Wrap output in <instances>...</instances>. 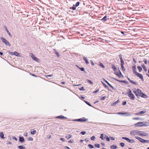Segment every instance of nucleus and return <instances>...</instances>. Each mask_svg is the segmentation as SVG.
Instances as JSON below:
<instances>
[{"label":"nucleus","mask_w":149,"mask_h":149,"mask_svg":"<svg viewBox=\"0 0 149 149\" xmlns=\"http://www.w3.org/2000/svg\"><path fill=\"white\" fill-rule=\"evenodd\" d=\"M117 148V146L116 145H113L110 146V148L111 149H116Z\"/></svg>","instance_id":"obj_20"},{"label":"nucleus","mask_w":149,"mask_h":149,"mask_svg":"<svg viewBox=\"0 0 149 149\" xmlns=\"http://www.w3.org/2000/svg\"><path fill=\"white\" fill-rule=\"evenodd\" d=\"M128 0H124L123 1V3L126 4L127 3V2H128Z\"/></svg>","instance_id":"obj_47"},{"label":"nucleus","mask_w":149,"mask_h":149,"mask_svg":"<svg viewBox=\"0 0 149 149\" xmlns=\"http://www.w3.org/2000/svg\"><path fill=\"white\" fill-rule=\"evenodd\" d=\"M78 121L79 122H84L88 120L87 119H86L85 118L83 117L82 118L78 119Z\"/></svg>","instance_id":"obj_8"},{"label":"nucleus","mask_w":149,"mask_h":149,"mask_svg":"<svg viewBox=\"0 0 149 149\" xmlns=\"http://www.w3.org/2000/svg\"><path fill=\"white\" fill-rule=\"evenodd\" d=\"M137 68L140 72H141L142 70V68L140 66H138L137 67Z\"/></svg>","instance_id":"obj_27"},{"label":"nucleus","mask_w":149,"mask_h":149,"mask_svg":"<svg viewBox=\"0 0 149 149\" xmlns=\"http://www.w3.org/2000/svg\"><path fill=\"white\" fill-rule=\"evenodd\" d=\"M105 136L106 140L107 141H110V138L109 137L106 135H105Z\"/></svg>","instance_id":"obj_30"},{"label":"nucleus","mask_w":149,"mask_h":149,"mask_svg":"<svg viewBox=\"0 0 149 149\" xmlns=\"http://www.w3.org/2000/svg\"><path fill=\"white\" fill-rule=\"evenodd\" d=\"M140 96H141L142 97L145 98L147 97V96L142 92L141 93V94H140Z\"/></svg>","instance_id":"obj_14"},{"label":"nucleus","mask_w":149,"mask_h":149,"mask_svg":"<svg viewBox=\"0 0 149 149\" xmlns=\"http://www.w3.org/2000/svg\"><path fill=\"white\" fill-rule=\"evenodd\" d=\"M119 73H118L119 74V76H118V77H123V75L122 74V73H121V72L119 70Z\"/></svg>","instance_id":"obj_36"},{"label":"nucleus","mask_w":149,"mask_h":149,"mask_svg":"<svg viewBox=\"0 0 149 149\" xmlns=\"http://www.w3.org/2000/svg\"><path fill=\"white\" fill-rule=\"evenodd\" d=\"M100 137L102 140H104L105 139V138L103 137V134H101Z\"/></svg>","instance_id":"obj_37"},{"label":"nucleus","mask_w":149,"mask_h":149,"mask_svg":"<svg viewBox=\"0 0 149 149\" xmlns=\"http://www.w3.org/2000/svg\"><path fill=\"white\" fill-rule=\"evenodd\" d=\"M146 111H142L139 112V113H140V114H143L146 113Z\"/></svg>","instance_id":"obj_43"},{"label":"nucleus","mask_w":149,"mask_h":149,"mask_svg":"<svg viewBox=\"0 0 149 149\" xmlns=\"http://www.w3.org/2000/svg\"><path fill=\"white\" fill-rule=\"evenodd\" d=\"M115 74L117 75V76H119V74L118 73V72H117L116 71L115 72Z\"/></svg>","instance_id":"obj_61"},{"label":"nucleus","mask_w":149,"mask_h":149,"mask_svg":"<svg viewBox=\"0 0 149 149\" xmlns=\"http://www.w3.org/2000/svg\"><path fill=\"white\" fill-rule=\"evenodd\" d=\"M131 114H132V113H124L123 115L125 116H130L131 115Z\"/></svg>","instance_id":"obj_15"},{"label":"nucleus","mask_w":149,"mask_h":149,"mask_svg":"<svg viewBox=\"0 0 149 149\" xmlns=\"http://www.w3.org/2000/svg\"><path fill=\"white\" fill-rule=\"evenodd\" d=\"M135 138L138 140H139L140 142L143 143V141H144V139H142L140 137L138 136H135Z\"/></svg>","instance_id":"obj_10"},{"label":"nucleus","mask_w":149,"mask_h":149,"mask_svg":"<svg viewBox=\"0 0 149 149\" xmlns=\"http://www.w3.org/2000/svg\"><path fill=\"white\" fill-rule=\"evenodd\" d=\"M133 92L137 96H140V94H141V93L142 92L141 90L139 89H137L136 91L134 90Z\"/></svg>","instance_id":"obj_4"},{"label":"nucleus","mask_w":149,"mask_h":149,"mask_svg":"<svg viewBox=\"0 0 149 149\" xmlns=\"http://www.w3.org/2000/svg\"><path fill=\"white\" fill-rule=\"evenodd\" d=\"M88 146L91 149L94 148L93 146L91 144H89L88 145Z\"/></svg>","instance_id":"obj_44"},{"label":"nucleus","mask_w":149,"mask_h":149,"mask_svg":"<svg viewBox=\"0 0 149 149\" xmlns=\"http://www.w3.org/2000/svg\"><path fill=\"white\" fill-rule=\"evenodd\" d=\"M56 118L61 119H64V118L66 119V118H67L66 117L63 116H58L56 117Z\"/></svg>","instance_id":"obj_17"},{"label":"nucleus","mask_w":149,"mask_h":149,"mask_svg":"<svg viewBox=\"0 0 149 149\" xmlns=\"http://www.w3.org/2000/svg\"><path fill=\"white\" fill-rule=\"evenodd\" d=\"M128 142L130 143H133L134 142V141L133 140H131L130 139L129 140Z\"/></svg>","instance_id":"obj_45"},{"label":"nucleus","mask_w":149,"mask_h":149,"mask_svg":"<svg viewBox=\"0 0 149 149\" xmlns=\"http://www.w3.org/2000/svg\"><path fill=\"white\" fill-rule=\"evenodd\" d=\"M120 65H123L124 64V61L123 59L120 60Z\"/></svg>","instance_id":"obj_56"},{"label":"nucleus","mask_w":149,"mask_h":149,"mask_svg":"<svg viewBox=\"0 0 149 149\" xmlns=\"http://www.w3.org/2000/svg\"><path fill=\"white\" fill-rule=\"evenodd\" d=\"M122 139H125V140H126L128 142L129 140L130 139L129 138H128L124 137H122Z\"/></svg>","instance_id":"obj_42"},{"label":"nucleus","mask_w":149,"mask_h":149,"mask_svg":"<svg viewBox=\"0 0 149 149\" xmlns=\"http://www.w3.org/2000/svg\"><path fill=\"white\" fill-rule=\"evenodd\" d=\"M32 57L33 60L35 61H36L37 62H38L39 59H38L37 58L35 57L34 55H33L32 56Z\"/></svg>","instance_id":"obj_16"},{"label":"nucleus","mask_w":149,"mask_h":149,"mask_svg":"<svg viewBox=\"0 0 149 149\" xmlns=\"http://www.w3.org/2000/svg\"><path fill=\"white\" fill-rule=\"evenodd\" d=\"M127 78L128 80L131 83H132V84H133L136 85H138V83L137 82H134L132 80H131L128 77H127Z\"/></svg>","instance_id":"obj_7"},{"label":"nucleus","mask_w":149,"mask_h":149,"mask_svg":"<svg viewBox=\"0 0 149 149\" xmlns=\"http://www.w3.org/2000/svg\"><path fill=\"white\" fill-rule=\"evenodd\" d=\"M102 20L106 21L107 20V16H105L102 19H101Z\"/></svg>","instance_id":"obj_35"},{"label":"nucleus","mask_w":149,"mask_h":149,"mask_svg":"<svg viewBox=\"0 0 149 149\" xmlns=\"http://www.w3.org/2000/svg\"><path fill=\"white\" fill-rule=\"evenodd\" d=\"M76 7L74 5V4L73 6L71 7L70 8V9H72L73 10H75L76 9Z\"/></svg>","instance_id":"obj_41"},{"label":"nucleus","mask_w":149,"mask_h":149,"mask_svg":"<svg viewBox=\"0 0 149 149\" xmlns=\"http://www.w3.org/2000/svg\"><path fill=\"white\" fill-rule=\"evenodd\" d=\"M36 130H31V133L32 134L34 135L36 133Z\"/></svg>","instance_id":"obj_25"},{"label":"nucleus","mask_w":149,"mask_h":149,"mask_svg":"<svg viewBox=\"0 0 149 149\" xmlns=\"http://www.w3.org/2000/svg\"><path fill=\"white\" fill-rule=\"evenodd\" d=\"M79 69L81 71H83L85 73H86V71L85 70V69L83 67H81V68H79Z\"/></svg>","instance_id":"obj_31"},{"label":"nucleus","mask_w":149,"mask_h":149,"mask_svg":"<svg viewBox=\"0 0 149 149\" xmlns=\"http://www.w3.org/2000/svg\"><path fill=\"white\" fill-rule=\"evenodd\" d=\"M1 39L3 42L5 44L6 46H10V43L6 40V39L3 37H1Z\"/></svg>","instance_id":"obj_3"},{"label":"nucleus","mask_w":149,"mask_h":149,"mask_svg":"<svg viewBox=\"0 0 149 149\" xmlns=\"http://www.w3.org/2000/svg\"><path fill=\"white\" fill-rule=\"evenodd\" d=\"M103 84L104 85V86L105 88H107L110 91H112L111 90H110L109 89V88L108 86L107 85L103 83Z\"/></svg>","instance_id":"obj_39"},{"label":"nucleus","mask_w":149,"mask_h":149,"mask_svg":"<svg viewBox=\"0 0 149 149\" xmlns=\"http://www.w3.org/2000/svg\"><path fill=\"white\" fill-rule=\"evenodd\" d=\"M141 66L143 68V70L145 71V72H146L147 71V70L146 68V67L145 65H144L143 64H141Z\"/></svg>","instance_id":"obj_19"},{"label":"nucleus","mask_w":149,"mask_h":149,"mask_svg":"<svg viewBox=\"0 0 149 149\" xmlns=\"http://www.w3.org/2000/svg\"><path fill=\"white\" fill-rule=\"evenodd\" d=\"M99 91V89H97V90H96V91H94L93 93H97V92H98Z\"/></svg>","instance_id":"obj_60"},{"label":"nucleus","mask_w":149,"mask_h":149,"mask_svg":"<svg viewBox=\"0 0 149 149\" xmlns=\"http://www.w3.org/2000/svg\"><path fill=\"white\" fill-rule=\"evenodd\" d=\"M118 81L119 82H122V83H124L126 84H128L129 83V82L128 81H124V80H120Z\"/></svg>","instance_id":"obj_18"},{"label":"nucleus","mask_w":149,"mask_h":149,"mask_svg":"<svg viewBox=\"0 0 149 149\" xmlns=\"http://www.w3.org/2000/svg\"><path fill=\"white\" fill-rule=\"evenodd\" d=\"M119 102V100H118L117 101L112 104L111 105L112 106H114L117 104Z\"/></svg>","instance_id":"obj_28"},{"label":"nucleus","mask_w":149,"mask_h":149,"mask_svg":"<svg viewBox=\"0 0 149 149\" xmlns=\"http://www.w3.org/2000/svg\"><path fill=\"white\" fill-rule=\"evenodd\" d=\"M149 143V140H146L144 139V141H143V143Z\"/></svg>","instance_id":"obj_57"},{"label":"nucleus","mask_w":149,"mask_h":149,"mask_svg":"<svg viewBox=\"0 0 149 149\" xmlns=\"http://www.w3.org/2000/svg\"><path fill=\"white\" fill-rule=\"evenodd\" d=\"M83 60L85 61V63L87 64L89 63V62L88 61V60L85 57H84L83 58Z\"/></svg>","instance_id":"obj_21"},{"label":"nucleus","mask_w":149,"mask_h":149,"mask_svg":"<svg viewBox=\"0 0 149 149\" xmlns=\"http://www.w3.org/2000/svg\"><path fill=\"white\" fill-rule=\"evenodd\" d=\"M121 66L122 70L124 71H125V69L124 67L123 66V65H121Z\"/></svg>","instance_id":"obj_53"},{"label":"nucleus","mask_w":149,"mask_h":149,"mask_svg":"<svg viewBox=\"0 0 149 149\" xmlns=\"http://www.w3.org/2000/svg\"><path fill=\"white\" fill-rule=\"evenodd\" d=\"M99 65L102 68H105L104 65L101 62L99 63Z\"/></svg>","instance_id":"obj_34"},{"label":"nucleus","mask_w":149,"mask_h":149,"mask_svg":"<svg viewBox=\"0 0 149 149\" xmlns=\"http://www.w3.org/2000/svg\"><path fill=\"white\" fill-rule=\"evenodd\" d=\"M54 51L55 54L58 57H59L60 56V55L58 53L55 49H54Z\"/></svg>","instance_id":"obj_29"},{"label":"nucleus","mask_w":149,"mask_h":149,"mask_svg":"<svg viewBox=\"0 0 149 149\" xmlns=\"http://www.w3.org/2000/svg\"><path fill=\"white\" fill-rule=\"evenodd\" d=\"M28 140L30 141H33V139L32 137H30L28 138Z\"/></svg>","instance_id":"obj_58"},{"label":"nucleus","mask_w":149,"mask_h":149,"mask_svg":"<svg viewBox=\"0 0 149 149\" xmlns=\"http://www.w3.org/2000/svg\"><path fill=\"white\" fill-rule=\"evenodd\" d=\"M145 64H147V60L146 59H144L143 60Z\"/></svg>","instance_id":"obj_59"},{"label":"nucleus","mask_w":149,"mask_h":149,"mask_svg":"<svg viewBox=\"0 0 149 149\" xmlns=\"http://www.w3.org/2000/svg\"><path fill=\"white\" fill-rule=\"evenodd\" d=\"M127 103V102L126 101H124L123 102L122 105H125Z\"/></svg>","instance_id":"obj_64"},{"label":"nucleus","mask_w":149,"mask_h":149,"mask_svg":"<svg viewBox=\"0 0 149 149\" xmlns=\"http://www.w3.org/2000/svg\"><path fill=\"white\" fill-rule=\"evenodd\" d=\"M18 147L19 149H26V148L23 146H18Z\"/></svg>","instance_id":"obj_22"},{"label":"nucleus","mask_w":149,"mask_h":149,"mask_svg":"<svg viewBox=\"0 0 149 149\" xmlns=\"http://www.w3.org/2000/svg\"><path fill=\"white\" fill-rule=\"evenodd\" d=\"M108 85L110 86V87H111L114 90H116V88L114 87L111 84H110L109 83V84H108Z\"/></svg>","instance_id":"obj_33"},{"label":"nucleus","mask_w":149,"mask_h":149,"mask_svg":"<svg viewBox=\"0 0 149 149\" xmlns=\"http://www.w3.org/2000/svg\"><path fill=\"white\" fill-rule=\"evenodd\" d=\"M19 140V141L22 143L24 142L25 141L24 138L22 136H20Z\"/></svg>","instance_id":"obj_12"},{"label":"nucleus","mask_w":149,"mask_h":149,"mask_svg":"<svg viewBox=\"0 0 149 149\" xmlns=\"http://www.w3.org/2000/svg\"><path fill=\"white\" fill-rule=\"evenodd\" d=\"M80 4V3L79 2H77L75 4V6L76 7H77Z\"/></svg>","instance_id":"obj_55"},{"label":"nucleus","mask_w":149,"mask_h":149,"mask_svg":"<svg viewBox=\"0 0 149 149\" xmlns=\"http://www.w3.org/2000/svg\"><path fill=\"white\" fill-rule=\"evenodd\" d=\"M140 118H138V117H135V118H132V119L134 120H139Z\"/></svg>","instance_id":"obj_51"},{"label":"nucleus","mask_w":149,"mask_h":149,"mask_svg":"<svg viewBox=\"0 0 149 149\" xmlns=\"http://www.w3.org/2000/svg\"><path fill=\"white\" fill-rule=\"evenodd\" d=\"M137 134L141 136H147L148 135V134L146 133H145L141 131H139L137 130Z\"/></svg>","instance_id":"obj_2"},{"label":"nucleus","mask_w":149,"mask_h":149,"mask_svg":"<svg viewBox=\"0 0 149 149\" xmlns=\"http://www.w3.org/2000/svg\"><path fill=\"white\" fill-rule=\"evenodd\" d=\"M95 137L94 136H93L91 137V139L92 140L94 141L95 140Z\"/></svg>","instance_id":"obj_49"},{"label":"nucleus","mask_w":149,"mask_h":149,"mask_svg":"<svg viewBox=\"0 0 149 149\" xmlns=\"http://www.w3.org/2000/svg\"><path fill=\"white\" fill-rule=\"evenodd\" d=\"M137 130H133L130 132V134L131 135L135 136L136 134H137Z\"/></svg>","instance_id":"obj_6"},{"label":"nucleus","mask_w":149,"mask_h":149,"mask_svg":"<svg viewBox=\"0 0 149 149\" xmlns=\"http://www.w3.org/2000/svg\"><path fill=\"white\" fill-rule=\"evenodd\" d=\"M112 68L113 69L115 72H116L117 70V68L116 67L115 65H112Z\"/></svg>","instance_id":"obj_24"},{"label":"nucleus","mask_w":149,"mask_h":149,"mask_svg":"<svg viewBox=\"0 0 149 149\" xmlns=\"http://www.w3.org/2000/svg\"><path fill=\"white\" fill-rule=\"evenodd\" d=\"M106 98V96H103V97L102 98H100V100H104Z\"/></svg>","instance_id":"obj_62"},{"label":"nucleus","mask_w":149,"mask_h":149,"mask_svg":"<svg viewBox=\"0 0 149 149\" xmlns=\"http://www.w3.org/2000/svg\"><path fill=\"white\" fill-rule=\"evenodd\" d=\"M128 92L127 94L128 95L129 97L132 100H134V96L132 93V91L130 89H128L127 90Z\"/></svg>","instance_id":"obj_1"},{"label":"nucleus","mask_w":149,"mask_h":149,"mask_svg":"<svg viewBox=\"0 0 149 149\" xmlns=\"http://www.w3.org/2000/svg\"><path fill=\"white\" fill-rule=\"evenodd\" d=\"M137 76V77H139L140 78H141L142 80H143V76L141 74L139 73L138 72H137L136 74H135Z\"/></svg>","instance_id":"obj_11"},{"label":"nucleus","mask_w":149,"mask_h":149,"mask_svg":"<svg viewBox=\"0 0 149 149\" xmlns=\"http://www.w3.org/2000/svg\"><path fill=\"white\" fill-rule=\"evenodd\" d=\"M13 54L14 55L17 56H19L20 54L17 52H13Z\"/></svg>","instance_id":"obj_23"},{"label":"nucleus","mask_w":149,"mask_h":149,"mask_svg":"<svg viewBox=\"0 0 149 149\" xmlns=\"http://www.w3.org/2000/svg\"><path fill=\"white\" fill-rule=\"evenodd\" d=\"M143 122H139L137 123L134 124V126L136 127H141L143 125H141V124H143Z\"/></svg>","instance_id":"obj_5"},{"label":"nucleus","mask_w":149,"mask_h":149,"mask_svg":"<svg viewBox=\"0 0 149 149\" xmlns=\"http://www.w3.org/2000/svg\"><path fill=\"white\" fill-rule=\"evenodd\" d=\"M87 81L91 84L92 85L93 84V83L91 80L87 79Z\"/></svg>","instance_id":"obj_46"},{"label":"nucleus","mask_w":149,"mask_h":149,"mask_svg":"<svg viewBox=\"0 0 149 149\" xmlns=\"http://www.w3.org/2000/svg\"><path fill=\"white\" fill-rule=\"evenodd\" d=\"M108 85L110 86V87H111L114 90H116V88L114 87L111 84H110L109 83V84H108Z\"/></svg>","instance_id":"obj_32"},{"label":"nucleus","mask_w":149,"mask_h":149,"mask_svg":"<svg viewBox=\"0 0 149 149\" xmlns=\"http://www.w3.org/2000/svg\"><path fill=\"white\" fill-rule=\"evenodd\" d=\"M136 65H135L134 66H133L132 67V70L134 74H136L137 72L136 71Z\"/></svg>","instance_id":"obj_13"},{"label":"nucleus","mask_w":149,"mask_h":149,"mask_svg":"<svg viewBox=\"0 0 149 149\" xmlns=\"http://www.w3.org/2000/svg\"><path fill=\"white\" fill-rule=\"evenodd\" d=\"M4 29L6 30V31H7L8 34L9 36L10 37H12V35L11 34V33H10L9 31L8 30V29L7 27L6 26H5L4 27Z\"/></svg>","instance_id":"obj_9"},{"label":"nucleus","mask_w":149,"mask_h":149,"mask_svg":"<svg viewBox=\"0 0 149 149\" xmlns=\"http://www.w3.org/2000/svg\"><path fill=\"white\" fill-rule=\"evenodd\" d=\"M4 135L3 132H1L0 133V137L2 139H4Z\"/></svg>","instance_id":"obj_26"},{"label":"nucleus","mask_w":149,"mask_h":149,"mask_svg":"<svg viewBox=\"0 0 149 149\" xmlns=\"http://www.w3.org/2000/svg\"><path fill=\"white\" fill-rule=\"evenodd\" d=\"M109 138L111 140H115V138L113 137L110 136Z\"/></svg>","instance_id":"obj_63"},{"label":"nucleus","mask_w":149,"mask_h":149,"mask_svg":"<svg viewBox=\"0 0 149 149\" xmlns=\"http://www.w3.org/2000/svg\"><path fill=\"white\" fill-rule=\"evenodd\" d=\"M120 144L122 147H123L125 145L124 143H120Z\"/></svg>","instance_id":"obj_54"},{"label":"nucleus","mask_w":149,"mask_h":149,"mask_svg":"<svg viewBox=\"0 0 149 149\" xmlns=\"http://www.w3.org/2000/svg\"><path fill=\"white\" fill-rule=\"evenodd\" d=\"M84 102L87 104H88V105L90 106V107H91L92 106L91 105V104L89 102H88L87 101H85Z\"/></svg>","instance_id":"obj_50"},{"label":"nucleus","mask_w":149,"mask_h":149,"mask_svg":"<svg viewBox=\"0 0 149 149\" xmlns=\"http://www.w3.org/2000/svg\"><path fill=\"white\" fill-rule=\"evenodd\" d=\"M95 147L99 148L100 147V145L98 143H96L94 145Z\"/></svg>","instance_id":"obj_40"},{"label":"nucleus","mask_w":149,"mask_h":149,"mask_svg":"<svg viewBox=\"0 0 149 149\" xmlns=\"http://www.w3.org/2000/svg\"><path fill=\"white\" fill-rule=\"evenodd\" d=\"M72 137V135L70 134H68L66 135L65 136L66 138L68 139Z\"/></svg>","instance_id":"obj_38"},{"label":"nucleus","mask_w":149,"mask_h":149,"mask_svg":"<svg viewBox=\"0 0 149 149\" xmlns=\"http://www.w3.org/2000/svg\"><path fill=\"white\" fill-rule=\"evenodd\" d=\"M86 132L85 131H82L80 132V134L82 135H84L86 134Z\"/></svg>","instance_id":"obj_52"},{"label":"nucleus","mask_w":149,"mask_h":149,"mask_svg":"<svg viewBox=\"0 0 149 149\" xmlns=\"http://www.w3.org/2000/svg\"><path fill=\"white\" fill-rule=\"evenodd\" d=\"M79 89L81 91H84L85 90L84 87H82L80 88H79Z\"/></svg>","instance_id":"obj_48"}]
</instances>
